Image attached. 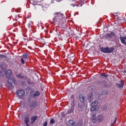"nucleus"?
Returning <instances> with one entry per match:
<instances>
[{"mask_svg":"<svg viewBox=\"0 0 126 126\" xmlns=\"http://www.w3.org/2000/svg\"><path fill=\"white\" fill-rule=\"evenodd\" d=\"M61 116H62V117H65V114H64V112H62L61 113Z\"/></svg>","mask_w":126,"mask_h":126,"instance_id":"c85d7f7f","label":"nucleus"},{"mask_svg":"<svg viewBox=\"0 0 126 126\" xmlns=\"http://www.w3.org/2000/svg\"><path fill=\"white\" fill-rule=\"evenodd\" d=\"M71 5L72 6H73V7H74V6H78V4H76L75 3H72Z\"/></svg>","mask_w":126,"mask_h":126,"instance_id":"cd10ccee","label":"nucleus"},{"mask_svg":"<svg viewBox=\"0 0 126 126\" xmlns=\"http://www.w3.org/2000/svg\"><path fill=\"white\" fill-rule=\"evenodd\" d=\"M91 97H92V94L89 95L88 100H90V99H91Z\"/></svg>","mask_w":126,"mask_h":126,"instance_id":"7c9ffc66","label":"nucleus"},{"mask_svg":"<svg viewBox=\"0 0 126 126\" xmlns=\"http://www.w3.org/2000/svg\"><path fill=\"white\" fill-rule=\"evenodd\" d=\"M70 98L71 100H72V102L71 104V105L72 106V105H74V96L73 95H71Z\"/></svg>","mask_w":126,"mask_h":126,"instance_id":"412c9836","label":"nucleus"},{"mask_svg":"<svg viewBox=\"0 0 126 126\" xmlns=\"http://www.w3.org/2000/svg\"><path fill=\"white\" fill-rule=\"evenodd\" d=\"M97 117H96V115L94 114L92 117V122L94 123V124H96L97 123Z\"/></svg>","mask_w":126,"mask_h":126,"instance_id":"f8f14e48","label":"nucleus"},{"mask_svg":"<svg viewBox=\"0 0 126 126\" xmlns=\"http://www.w3.org/2000/svg\"><path fill=\"white\" fill-rule=\"evenodd\" d=\"M124 72H126V71H125Z\"/></svg>","mask_w":126,"mask_h":126,"instance_id":"e433bc0d","label":"nucleus"},{"mask_svg":"<svg viewBox=\"0 0 126 126\" xmlns=\"http://www.w3.org/2000/svg\"><path fill=\"white\" fill-rule=\"evenodd\" d=\"M37 119H38V116H32L31 118V124H33L37 121Z\"/></svg>","mask_w":126,"mask_h":126,"instance_id":"9b49d317","label":"nucleus"},{"mask_svg":"<svg viewBox=\"0 0 126 126\" xmlns=\"http://www.w3.org/2000/svg\"><path fill=\"white\" fill-rule=\"evenodd\" d=\"M72 112H73V109L72 108H70V109L68 110L67 113V114H70L72 113Z\"/></svg>","mask_w":126,"mask_h":126,"instance_id":"a878e982","label":"nucleus"},{"mask_svg":"<svg viewBox=\"0 0 126 126\" xmlns=\"http://www.w3.org/2000/svg\"><path fill=\"white\" fill-rule=\"evenodd\" d=\"M67 126H76V123L74 122V121L70 120L67 123Z\"/></svg>","mask_w":126,"mask_h":126,"instance_id":"1a4fd4ad","label":"nucleus"},{"mask_svg":"<svg viewBox=\"0 0 126 126\" xmlns=\"http://www.w3.org/2000/svg\"><path fill=\"white\" fill-rule=\"evenodd\" d=\"M78 108L79 111H82V110H83V109L84 108V106H83V105H82V104L79 103L78 105Z\"/></svg>","mask_w":126,"mask_h":126,"instance_id":"dca6fc26","label":"nucleus"},{"mask_svg":"<svg viewBox=\"0 0 126 126\" xmlns=\"http://www.w3.org/2000/svg\"><path fill=\"white\" fill-rule=\"evenodd\" d=\"M56 0V1H58V2L61 1V0Z\"/></svg>","mask_w":126,"mask_h":126,"instance_id":"72a5a7b5","label":"nucleus"},{"mask_svg":"<svg viewBox=\"0 0 126 126\" xmlns=\"http://www.w3.org/2000/svg\"><path fill=\"white\" fill-rule=\"evenodd\" d=\"M125 82H124L123 80H121V84H118L117 85V87L118 88H123L124 87V84Z\"/></svg>","mask_w":126,"mask_h":126,"instance_id":"2eb2a0df","label":"nucleus"},{"mask_svg":"<svg viewBox=\"0 0 126 126\" xmlns=\"http://www.w3.org/2000/svg\"><path fill=\"white\" fill-rule=\"evenodd\" d=\"M91 107H97L98 105V102L96 101H94L91 103Z\"/></svg>","mask_w":126,"mask_h":126,"instance_id":"6ab92c4d","label":"nucleus"},{"mask_svg":"<svg viewBox=\"0 0 126 126\" xmlns=\"http://www.w3.org/2000/svg\"><path fill=\"white\" fill-rule=\"evenodd\" d=\"M47 122H45L44 124H43V126H47Z\"/></svg>","mask_w":126,"mask_h":126,"instance_id":"2f4dec72","label":"nucleus"},{"mask_svg":"<svg viewBox=\"0 0 126 126\" xmlns=\"http://www.w3.org/2000/svg\"><path fill=\"white\" fill-rule=\"evenodd\" d=\"M100 76H103V77H108L109 76V75L108 74H107L106 73H101L100 75Z\"/></svg>","mask_w":126,"mask_h":126,"instance_id":"5701e85b","label":"nucleus"},{"mask_svg":"<svg viewBox=\"0 0 126 126\" xmlns=\"http://www.w3.org/2000/svg\"><path fill=\"white\" fill-rule=\"evenodd\" d=\"M9 84L11 85V86H13V84L15 83V79L13 78H9L7 80Z\"/></svg>","mask_w":126,"mask_h":126,"instance_id":"0eeeda50","label":"nucleus"},{"mask_svg":"<svg viewBox=\"0 0 126 126\" xmlns=\"http://www.w3.org/2000/svg\"><path fill=\"white\" fill-rule=\"evenodd\" d=\"M28 84H31V82H30V81H29L28 82Z\"/></svg>","mask_w":126,"mask_h":126,"instance_id":"473e14b6","label":"nucleus"},{"mask_svg":"<svg viewBox=\"0 0 126 126\" xmlns=\"http://www.w3.org/2000/svg\"><path fill=\"white\" fill-rule=\"evenodd\" d=\"M4 75V72L2 71H0V77H2V76Z\"/></svg>","mask_w":126,"mask_h":126,"instance_id":"b1692460","label":"nucleus"},{"mask_svg":"<svg viewBox=\"0 0 126 126\" xmlns=\"http://www.w3.org/2000/svg\"><path fill=\"white\" fill-rule=\"evenodd\" d=\"M79 98L80 102H84V101L85 100V98H84V96H83L81 94L79 95Z\"/></svg>","mask_w":126,"mask_h":126,"instance_id":"f3484780","label":"nucleus"},{"mask_svg":"<svg viewBox=\"0 0 126 126\" xmlns=\"http://www.w3.org/2000/svg\"><path fill=\"white\" fill-rule=\"evenodd\" d=\"M114 47L109 48V47H102L100 49L101 52L102 53H104V54H111L114 52Z\"/></svg>","mask_w":126,"mask_h":126,"instance_id":"f03ea898","label":"nucleus"},{"mask_svg":"<svg viewBox=\"0 0 126 126\" xmlns=\"http://www.w3.org/2000/svg\"><path fill=\"white\" fill-rule=\"evenodd\" d=\"M73 2H75V3H77L78 2V0H73Z\"/></svg>","mask_w":126,"mask_h":126,"instance_id":"c756f323","label":"nucleus"},{"mask_svg":"<svg viewBox=\"0 0 126 126\" xmlns=\"http://www.w3.org/2000/svg\"><path fill=\"white\" fill-rule=\"evenodd\" d=\"M50 124H55V120L52 119L50 122Z\"/></svg>","mask_w":126,"mask_h":126,"instance_id":"bb28decb","label":"nucleus"},{"mask_svg":"<svg viewBox=\"0 0 126 126\" xmlns=\"http://www.w3.org/2000/svg\"><path fill=\"white\" fill-rule=\"evenodd\" d=\"M61 15L62 14H61L60 12H56L54 13L53 21H55V22H58V23H60V21H61V18H60V17L61 16Z\"/></svg>","mask_w":126,"mask_h":126,"instance_id":"7ed1b4c3","label":"nucleus"},{"mask_svg":"<svg viewBox=\"0 0 126 126\" xmlns=\"http://www.w3.org/2000/svg\"><path fill=\"white\" fill-rule=\"evenodd\" d=\"M97 110V106H92L91 108V112H93Z\"/></svg>","mask_w":126,"mask_h":126,"instance_id":"4be33fe9","label":"nucleus"},{"mask_svg":"<svg viewBox=\"0 0 126 126\" xmlns=\"http://www.w3.org/2000/svg\"><path fill=\"white\" fill-rule=\"evenodd\" d=\"M17 94H18V96L20 97H21L25 94V92L23 90H20L17 91Z\"/></svg>","mask_w":126,"mask_h":126,"instance_id":"6e6552de","label":"nucleus"},{"mask_svg":"<svg viewBox=\"0 0 126 126\" xmlns=\"http://www.w3.org/2000/svg\"><path fill=\"white\" fill-rule=\"evenodd\" d=\"M11 73H12L11 70H8L6 73V77L8 78V77H9V76L11 75Z\"/></svg>","mask_w":126,"mask_h":126,"instance_id":"a211bd4d","label":"nucleus"},{"mask_svg":"<svg viewBox=\"0 0 126 126\" xmlns=\"http://www.w3.org/2000/svg\"><path fill=\"white\" fill-rule=\"evenodd\" d=\"M0 59H4V58H6V57L4 55L0 54Z\"/></svg>","mask_w":126,"mask_h":126,"instance_id":"393cba45","label":"nucleus"},{"mask_svg":"<svg viewBox=\"0 0 126 126\" xmlns=\"http://www.w3.org/2000/svg\"><path fill=\"white\" fill-rule=\"evenodd\" d=\"M115 36H116V33L113 32H111L110 33H107L106 34L105 38L107 39H112L113 36L115 37Z\"/></svg>","mask_w":126,"mask_h":126,"instance_id":"423d86ee","label":"nucleus"},{"mask_svg":"<svg viewBox=\"0 0 126 126\" xmlns=\"http://www.w3.org/2000/svg\"><path fill=\"white\" fill-rule=\"evenodd\" d=\"M29 106L32 110V109H34V108H37V107L39 108V107H40V103H39L38 101H33L30 103Z\"/></svg>","mask_w":126,"mask_h":126,"instance_id":"20e7f679","label":"nucleus"},{"mask_svg":"<svg viewBox=\"0 0 126 126\" xmlns=\"http://www.w3.org/2000/svg\"><path fill=\"white\" fill-rule=\"evenodd\" d=\"M51 3H54V1H51Z\"/></svg>","mask_w":126,"mask_h":126,"instance_id":"f704fd0d","label":"nucleus"},{"mask_svg":"<svg viewBox=\"0 0 126 126\" xmlns=\"http://www.w3.org/2000/svg\"><path fill=\"white\" fill-rule=\"evenodd\" d=\"M29 57V54L27 53H25V54H23L21 58V63L22 64H25V63L26 61V59Z\"/></svg>","mask_w":126,"mask_h":126,"instance_id":"39448f33","label":"nucleus"},{"mask_svg":"<svg viewBox=\"0 0 126 126\" xmlns=\"http://www.w3.org/2000/svg\"><path fill=\"white\" fill-rule=\"evenodd\" d=\"M125 22H126V19H125Z\"/></svg>","mask_w":126,"mask_h":126,"instance_id":"c9c22d12","label":"nucleus"},{"mask_svg":"<svg viewBox=\"0 0 126 126\" xmlns=\"http://www.w3.org/2000/svg\"><path fill=\"white\" fill-rule=\"evenodd\" d=\"M16 76L18 78H24V79H25V78L26 77H25L24 76H23V75H22V74H17Z\"/></svg>","mask_w":126,"mask_h":126,"instance_id":"aec40b11","label":"nucleus"},{"mask_svg":"<svg viewBox=\"0 0 126 126\" xmlns=\"http://www.w3.org/2000/svg\"><path fill=\"white\" fill-rule=\"evenodd\" d=\"M27 90H29V91H30V96L32 98H36V97H39L41 94L39 91H36L35 92V89L31 88V87H28ZM33 93L34 94H33Z\"/></svg>","mask_w":126,"mask_h":126,"instance_id":"f257e3e1","label":"nucleus"},{"mask_svg":"<svg viewBox=\"0 0 126 126\" xmlns=\"http://www.w3.org/2000/svg\"><path fill=\"white\" fill-rule=\"evenodd\" d=\"M97 120L98 121V122H103V120H104V117L102 115H99L97 116Z\"/></svg>","mask_w":126,"mask_h":126,"instance_id":"4468645a","label":"nucleus"},{"mask_svg":"<svg viewBox=\"0 0 126 126\" xmlns=\"http://www.w3.org/2000/svg\"><path fill=\"white\" fill-rule=\"evenodd\" d=\"M120 39L121 40V43H122V44H124L125 46H126V36H123V37L120 36Z\"/></svg>","mask_w":126,"mask_h":126,"instance_id":"9d476101","label":"nucleus"},{"mask_svg":"<svg viewBox=\"0 0 126 126\" xmlns=\"http://www.w3.org/2000/svg\"><path fill=\"white\" fill-rule=\"evenodd\" d=\"M24 122L26 125V126H29V124H28L29 123V116H26L25 117Z\"/></svg>","mask_w":126,"mask_h":126,"instance_id":"ddd939ff","label":"nucleus"}]
</instances>
